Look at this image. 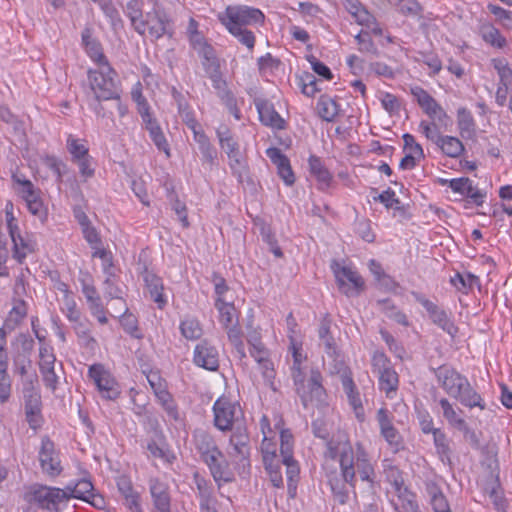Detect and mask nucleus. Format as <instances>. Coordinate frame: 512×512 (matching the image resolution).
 I'll return each instance as SVG.
<instances>
[{
	"label": "nucleus",
	"instance_id": "34",
	"mask_svg": "<svg viewBox=\"0 0 512 512\" xmlns=\"http://www.w3.org/2000/svg\"><path fill=\"white\" fill-rule=\"evenodd\" d=\"M342 386L348 397L350 405L353 407L356 416L359 417L360 413L363 412V406L360 399L359 392L350 376H342Z\"/></svg>",
	"mask_w": 512,
	"mask_h": 512
},
{
	"label": "nucleus",
	"instance_id": "31",
	"mask_svg": "<svg viewBox=\"0 0 512 512\" xmlns=\"http://www.w3.org/2000/svg\"><path fill=\"white\" fill-rule=\"evenodd\" d=\"M394 486L401 502L399 512H421L415 500V496L409 492L406 487H403L402 480H395Z\"/></svg>",
	"mask_w": 512,
	"mask_h": 512
},
{
	"label": "nucleus",
	"instance_id": "25",
	"mask_svg": "<svg viewBox=\"0 0 512 512\" xmlns=\"http://www.w3.org/2000/svg\"><path fill=\"white\" fill-rule=\"evenodd\" d=\"M256 107L259 113L260 121L272 128L283 129L285 121L278 112L274 109L273 105L268 101H257Z\"/></svg>",
	"mask_w": 512,
	"mask_h": 512
},
{
	"label": "nucleus",
	"instance_id": "46",
	"mask_svg": "<svg viewBox=\"0 0 512 512\" xmlns=\"http://www.w3.org/2000/svg\"><path fill=\"white\" fill-rule=\"evenodd\" d=\"M180 330L183 337L188 340H197L203 334L202 327L196 319H186L182 321L180 324Z\"/></svg>",
	"mask_w": 512,
	"mask_h": 512
},
{
	"label": "nucleus",
	"instance_id": "62",
	"mask_svg": "<svg viewBox=\"0 0 512 512\" xmlns=\"http://www.w3.org/2000/svg\"><path fill=\"white\" fill-rule=\"evenodd\" d=\"M247 341L251 346L250 354L251 356H256L259 354H267V349L264 344L261 342V336L257 331H252L248 333Z\"/></svg>",
	"mask_w": 512,
	"mask_h": 512
},
{
	"label": "nucleus",
	"instance_id": "32",
	"mask_svg": "<svg viewBox=\"0 0 512 512\" xmlns=\"http://www.w3.org/2000/svg\"><path fill=\"white\" fill-rule=\"evenodd\" d=\"M126 14L134 29L143 35L146 30V23L142 20V2L140 0H130L126 5Z\"/></svg>",
	"mask_w": 512,
	"mask_h": 512
},
{
	"label": "nucleus",
	"instance_id": "45",
	"mask_svg": "<svg viewBox=\"0 0 512 512\" xmlns=\"http://www.w3.org/2000/svg\"><path fill=\"white\" fill-rule=\"evenodd\" d=\"M227 156L229 158V165L233 171V174L238 178L239 182H243L244 178L248 174V171L246 162L243 159L240 150L229 153Z\"/></svg>",
	"mask_w": 512,
	"mask_h": 512
},
{
	"label": "nucleus",
	"instance_id": "17",
	"mask_svg": "<svg viewBox=\"0 0 512 512\" xmlns=\"http://www.w3.org/2000/svg\"><path fill=\"white\" fill-rule=\"evenodd\" d=\"M39 358V368L43 376V381L48 388L55 390L58 377L54 370L56 357L52 348L47 345H42L39 350Z\"/></svg>",
	"mask_w": 512,
	"mask_h": 512
},
{
	"label": "nucleus",
	"instance_id": "2",
	"mask_svg": "<svg viewBox=\"0 0 512 512\" xmlns=\"http://www.w3.org/2000/svg\"><path fill=\"white\" fill-rule=\"evenodd\" d=\"M434 374L440 386L445 392L462 405L474 408H485L481 396L473 389L468 379L456 371L453 367L442 365L434 369Z\"/></svg>",
	"mask_w": 512,
	"mask_h": 512
},
{
	"label": "nucleus",
	"instance_id": "3",
	"mask_svg": "<svg viewBox=\"0 0 512 512\" xmlns=\"http://www.w3.org/2000/svg\"><path fill=\"white\" fill-rule=\"evenodd\" d=\"M292 380L304 408L310 405L323 408L328 405L327 393L322 384L323 377L317 367H310L303 372L297 371Z\"/></svg>",
	"mask_w": 512,
	"mask_h": 512
},
{
	"label": "nucleus",
	"instance_id": "15",
	"mask_svg": "<svg viewBox=\"0 0 512 512\" xmlns=\"http://www.w3.org/2000/svg\"><path fill=\"white\" fill-rule=\"evenodd\" d=\"M66 499L67 492L59 488L38 486L31 492V501L48 510H57L58 504Z\"/></svg>",
	"mask_w": 512,
	"mask_h": 512
},
{
	"label": "nucleus",
	"instance_id": "50",
	"mask_svg": "<svg viewBox=\"0 0 512 512\" xmlns=\"http://www.w3.org/2000/svg\"><path fill=\"white\" fill-rule=\"evenodd\" d=\"M14 180L21 185L20 193L25 200L26 204L32 203L34 201H39L40 199V191L35 189L34 185L30 180H21L19 178L13 177Z\"/></svg>",
	"mask_w": 512,
	"mask_h": 512
},
{
	"label": "nucleus",
	"instance_id": "8",
	"mask_svg": "<svg viewBox=\"0 0 512 512\" xmlns=\"http://www.w3.org/2000/svg\"><path fill=\"white\" fill-rule=\"evenodd\" d=\"M37 380H27L23 386V398L26 420L30 428L36 430L43 423L42 401L39 390L36 388Z\"/></svg>",
	"mask_w": 512,
	"mask_h": 512
},
{
	"label": "nucleus",
	"instance_id": "53",
	"mask_svg": "<svg viewBox=\"0 0 512 512\" xmlns=\"http://www.w3.org/2000/svg\"><path fill=\"white\" fill-rule=\"evenodd\" d=\"M121 310H123V314L121 315L120 322L124 330L135 338H141V335L138 334L137 319L134 315L128 313L125 303Z\"/></svg>",
	"mask_w": 512,
	"mask_h": 512
},
{
	"label": "nucleus",
	"instance_id": "56",
	"mask_svg": "<svg viewBox=\"0 0 512 512\" xmlns=\"http://www.w3.org/2000/svg\"><path fill=\"white\" fill-rule=\"evenodd\" d=\"M27 315V309L24 301H19L9 313L5 325L11 329L17 326Z\"/></svg>",
	"mask_w": 512,
	"mask_h": 512
},
{
	"label": "nucleus",
	"instance_id": "39",
	"mask_svg": "<svg viewBox=\"0 0 512 512\" xmlns=\"http://www.w3.org/2000/svg\"><path fill=\"white\" fill-rule=\"evenodd\" d=\"M309 167L311 174L315 176L321 184V188L329 185L332 176L326 167L322 164L319 157L311 155L309 158Z\"/></svg>",
	"mask_w": 512,
	"mask_h": 512
},
{
	"label": "nucleus",
	"instance_id": "23",
	"mask_svg": "<svg viewBox=\"0 0 512 512\" xmlns=\"http://www.w3.org/2000/svg\"><path fill=\"white\" fill-rule=\"evenodd\" d=\"M13 243V257L19 262L23 263L27 255L35 253L38 249L37 241L32 233L26 232L19 235Z\"/></svg>",
	"mask_w": 512,
	"mask_h": 512
},
{
	"label": "nucleus",
	"instance_id": "13",
	"mask_svg": "<svg viewBox=\"0 0 512 512\" xmlns=\"http://www.w3.org/2000/svg\"><path fill=\"white\" fill-rule=\"evenodd\" d=\"M89 376L97 386L101 396L107 400H115L120 395L118 383L101 364L89 368Z\"/></svg>",
	"mask_w": 512,
	"mask_h": 512
},
{
	"label": "nucleus",
	"instance_id": "41",
	"mask_svg": "<svg viewBox=\"0 0 512 512\" xmlns=\"http://www.w3.org/2000/svg\"><path fill=\"white\" fill-rule=\"evenodd\" d=\"M457 124L462 136H472L475 132V122L471 112L461 107L457 110Z\"/></svg>",
	"mask_w": 512,
	"mask_h": 512
},
{
	"label": "nucleus",
	"instance_id": "60",
	"mask_svg": "<svg viewBox=\"0 0 512 512\" xmlns=\"http://www.w3.org/2000/svg\"><path fill=\"white\" fill-rule=\"evenodd\" d=\"M292 356H293V365L291 366V377L295 376L297 371L303 372L308 368L302 366L303 361L306 359V356L302 354L301 346H297L296 343L292 342Z\"/></svg>",
	"mask_w": 512,
	"mask_h": 512
},
{
	"label": "nucleus",
	"instance_id": "51",
	"mask_svg": "<svg viewBox=\"0 0 512 512\" xmlns=\"http://www.w3.org/2000/svg\"><path fill=\"white\" fill-rule=\"evenodd\" d=\"M105 275L106 277L103 282L105 297L109 299L122 300L123 291L120 287L116 285L115 273H108Z\"/></svg>",
	"mask_w": 512,
	"mask_h": 512
},
{
	"label": "nucleus",
	"instance_id": "28",
	"mask_svg": "<svg viewBox=\"0 0 512 512\" xmlns=\"http://www.w3.org/2000/svg\"><path fill=\"white\" fill-rule=\"evenodd\" d=\"M439 404L443 410V416L448 421V423L454 428L458 429L463 433L470 432V428L468 427L466 421L458 416L456 410L453 408L452 404L446 398H442L439 401Z\"/></svg>",
	"mask_w": 512,
	"mask_h": 512
},
{
	"label": "nucleus",
	"instance_id": "24",
	"mask_svg": "<svg viewBox=\"0 0 512 512\" xmlns=\"http://www.w3.org/2000/svg\"><path fill=\"white\" fill-rule=\"evenodd\" d=\"M82 43L89 57L96 62L100 67L108 65V60L103 53V49L99 41L92 37V30L85 28L82 31Z\"/></svg>",
	"mask_w": 512,
	"mask_h": 512
},
{
	"label": "nucleus",
	"instance_id": "19",
	"mask_svg": "<svg viewBox=\"0 0 512 512\" xmlns=\"http://www.w3.org/2000/svg\"><path fill=\"white\" fill-rule=\"evenodd\" d=\"M202 460L209 467L211 475L216 482H230L233 480L229 463L220 449L216 450V453L205 456Z\"/></svg>",
	"mask_w": 512,
	"mask_h": 512
},
{
	"label": "nucleus",
	"instance_id": "21",
	"mask_svg": "<svg viewBox=\"0 0 512 512\" xmlns=\"http://www.w3.org/2000/svg\"><path fill=\"white\" fill-rule=\"evenodd\" d=\"M194 362L197 366L209 371H216L219 367L218 352L207 341L199 343L194 350Z\"/></svg>",
	"mask_w": 512,
	"mask_h": 512
},
{
	"label": "nucleus",
	"instance_id": "6",
	"mask_svg": "<svg viewBox=\"0 0 512 512\" xmlns=\"http://www.w3.org/2000/svg\"><path fill=\"white\" fill-rule=\"evenodd\" d=\"M261 428L264 435L261 443L264 467L270 476V481L273 486L279 488L283 486L280 458L276 453V445L271 441L266 433V429L270 431L269 421L266 416H263L261 419Z\"/></svg>",
	"mask_w": 512,
	"mask_h": 512
},
{
	"label": "nucleus",
	"instance_id": "57",
	"mask_svg": "<svg viewBox=\"0 0 512 512\" xmlns=\"http://www.w3.org/2000/svg\"><path fill=\"white\" fill-rule=\"evenodd\" d=\"M450 282L457 290L465 292L467 289H471L475 284L478 283V278L470 273L466 276L457 273L450 279Z\"/></svg>",
	"mask_w": 512,
	"mask_h": 512
},
{
	"label": "nucleus",
	"instance_id": "4",
	"mask_svg": "<svg viewBox=\"0 0 512 512\" xmlns=\"http://www.w3.org/2000/svg\"><path fill=\"white\" fill-rule=\"evenodd\" d=\"M116 72L108 64L98 70H89L90 87L98 101L120 99L121 89L116 81Z\"/></svg>",
	"mask_w": 512,
	"mask_h": 512
},
{
	"label": "nucleus",
	"instance_id": "30",
	"mask_svg": "<svg viewBox=\"0 0 512 512\" xmlns=\"http://www.w3.org/2000/svg\"><path fill=\"white\" fill-rule=\"evenodd\" d=\"M215 307L219 312V321L224 328L238 323L236 308L232 303L225 302L223 298H217Z\"/></svg>",
	"mask_w": 512,
	"mask_h": 512
},
{
	"label": "nucleus",
	"instance_id": "7",
	"mask_svg": "<svg viewBox=\"0 0 512 512\" xmlns=\"http://www.w3.org/2000/svg\"><path fill=\"white\" fill-rule=\"evenodd\" d=\"M225 27L245 28L246 25L263 23L265 16L261 10L248 6H228L224 13L218 15Z\"/></svg>",
	"mask_w": 512,
	"mask_h": 512
},
{
	"label": "nucleus",
	"instance_id": "63",
	"mask_svg": "<svg viewBox=\"0 0 512 512\" xmlns=\"http://www.w3.org/2000/svg\"><path fill=\"white\" fill-rule=\"evenodd\" d=\"M195 483L199 492L200 503L214 502L212 489L208 485L207 481L204 478H199L195 475Z\"/></svg>",
	"mask_w": 512,
	"mask_h": 512
},
{
	"label": "nucleus",
	"instance_id": "26",
	"mask_svg": "<svg viewBox=\"0 0 512 512\" xmlns=\"http://www.w3.org/2000/svg\"><path fill=\"white\" fill-rule=\"evenodd\" d=\"M143 279L151 299L158 304L159 308H163L166 304V299L163 295L162 279L147 269L143 272Z\"/></svg>",
	"mask_w": 512,
	"mask_h": 512
},
{
	"label": "nucleus",
	"instance_id": "54",
	"mask_svg": "<svg viewBox=\"0 0 512 512\" xmlns=\"http://www.w3.org/2000/svg\"><path fill=\"white\" fill-rule=\"evenodd\" d=\"M429 493L431 496V505H432L434 512H449V511H451L446 497L437 487H432L430 489Z\"/></svg>",
	"mask_w": 512,
	"mask_h": 512
},
{
	"label": "nucleus",
	"instance_id": "58",
	"mask_svg": "<svg viewBox=\"0 0 512 512\" xmlns=\"http://www.w3.org/2000/svg\"><path fill=\"white\" fill-rule=\"evenodd\" d=\"M300 87L302 93L308 97H313L320 91V88H318V80L310 73H305L300 77Z\"/></svg>",
	"mask_w": 512,
	"mask_h": 512
},
{
	"label": "nucleus",
	"instance_id": "5",
	"mask_svg": "<svg viewBox=\"0 0 512 512\" xmlns=\"http://www.w3.org/2000/svg\"><path fill=\"white\" fill-rule=\"evenodd\" d=\"M214 425L220 431H232L244 426L245 419L241 406L227 398H219L213 405Z\"/></svg>",
	"mask_w": 512,
	"mask_h": 512
},
{
	"label": "nucleus",
	"instance_id": "20",
	"mask_svg": "<svg viewBox=\"0 0 512 512\" xmlns=\"http://www.w3.org/2000/svg\"><path fill=\"white\" fill-rule=\"evenodd\" d=\"M377 420L380 426L381 435L385 438L394 452L403 449V440L397 429L391 423L387 410L381 408L377 412Z\"/></svg>",
	"mask_w": 512,
	"mask_h": 512
},
{
	"label": "nucleus",
	"instance_id": "35",
	"mask_svg": "<svg viewBox=\"0 0 512 512\" xmlns=\"http://www.w3.org/2000/svg\"><path fill=\"white\" fill-rule=\"evenodd\" d=\"M318 115L327 122H332L338 114V104L327 95H322L317 103Z\"/></svg>",
	"mask_w": 512,
	"mask_h": 512
},
{
	"label": "nucleus",
	"instance_id": "43",
	"mask_svg": "<svg viewBox=\"0 0 512 512\" xmlns=\"http://www.w3.org/2000/svg\"><path fill=\"white\" fill-rule=\"evenodd\" d=\"M225 330L227 331L228 339H229L230 343L234 346V348L239 356V359L240 360L244 359L246 357V352H245V345L242 340L243 333L241 331L240 326L237 323V324L229 326L228 328H225Z\"/></svg>",
	"mask_w": 512,
	"mask_h": 512
},
{
	"label": "nucleus",
	"instance_id": "12",
	"mask_svg": "<svg viewBox=\"0 0 512 512\" xmlns=\"http://www.w3.org/2000/svg\"><path fill=\"white\" fill-rule=\"evenodd\" d=\"M294 440L293 435L288 429H282L280 432V466L286 467V476L289 486L294 482L300 472L298 462L293 457Z\"/></svg>",
	"mask_w": 512,
	"mask_h": 512
},
{
	"label": "nucleus",
	"instance_id": "27",
	"mask_svg": "<svg viewBox=\"0 0 512 512\" xmlns=\"http://www.w3.org/2000/svg\"><path fill=\"white\" fill-rule=\"evenodd\" d=\"M193 442L196 450L199 452L201 459L211 453H216L218 446L214 437L203 429H197L193 433Z\"/></svg>",
	"mask_w": 512,
	"mask_h": 512
},
{
	"label": "nucleus",
	"instance_id": "61",
	"mask_svg": "<svg viewBox=\"0 0 512 512\" xmlns=\"http://www.w3.org/2000/svg\"><path fill=\"white\" fill-rule=\"evenodd\" d=\"M8 368H0V402L5 403L11 395V379Z\"/></svg>",
	"mask_w": 512,
	"mask_h": 512
},
{
	"label": "nucleus",
	"instance_id": "38",
	"mask_svg": "<svg viewBox=\"0 0 512 512\" xmlns=\"http://www.w3.org/2000/svg\"><path fill=\"white\" fill-rule=\"evenodd\" d=\"M93 485L89 480L82 479L78 481L73 487L67 486L64 491L67 492L68 498H78L89 501L90 497H94Z\"/></svg>",
	"mask_w": 512,
	"mask_h": 512
},
{
	"label": "nucleus",
	"instance_id": "33",
	"mask_svg": "<svg viewBox=\"0 0 512 512\" xmlns=\"http://www.w3.org/2000/svg\"><path fill=\"white\" fill-rule=\"evenodd\" d=\"M145 128L149 131V135L156 147L160 151H163L167 157H170L169 144L157 121L155 119L148 120V122L145 123Z\"/></svg>",
	"mask_w": 512,
	"mask_h": 512
},
{
	"label": "nucleus",
	"instance_id": "42",
	"mask_svg": "<svg viewBox=\"0 0 512 512\" xmlns=\"http://www.w3.org/2000/svg\"><path fill=\"white\" fill-rule=\"evenodd\" d=\"M444 154L449 157L456 158L464 151L462 142L453 136H443L437 145Z\"/></svg>",
	"mask_w": 512,
	"mask_h": 512
},
{
	"label": "nucleus",
	"instance_id": "52",
	"mask_svg": "<svg viewBox=\"0 0 512 512\" xmlns=\"http://www.w3.org/2000/svg\"><path fill=\"white\" fill-rule=\"evenodd\" d=\"M226 28L233 36H235L239 40V42L245 45L248 49H253L255 45V36L252 31L246 28H238L235 25Z\"/></svg>",
	"mask_w": 512,
	"mask_h": 512
},
{
	"label": "nucleus",
	"instance_id": "10",
	"mask_svg": "<svg viewBox=\"0 0 512 512\" xmlns=\"http://www.w3.org/2000/svg\"><path fill=\"white\" fill-rule=\"evenodd\" d=\"M230 450L228 454L234 461L241 465L243 469L249 466L250 457V437L248 434L247 426H237V429L232 430L229 439Z\"/></svg>",
	"mask_w": 512,
	"mask_h": 512
},
{
	"label": "nucleus",
	"instance_id": "16",
	"mask_svg": "<svg viewBox=\"0 0 512 512\" xmlns=\"http://www.w3.org/2000/svg\"><path fill=\"white\" fill-rule=\"evenodd\" d=\"M39 461L42 470L49 475L55 476L60 474L61 465L58 454L55 451L54 443L48 436L42 437L41 448L39 451Z\"/></svg>",
	"mask_w": 512,
	"mask_h": 512
},
{
	"label": "nucleus",
	"instance_id": "59",
	"mask_svg": "<svg viewBox=\"0 0 512 512\" xmlns=\"http://www.w3.org/2000/svg\"><path fill=\"white\" fill-rule=\"evenodd\" d=\"M355 40L359 45L360 52L371 53L376 56L378 55V49L368 32L361 31L355 36Z\"/></svg>",
	"mask_w": 512,
	"mask_h": 512
},
{
	"label": "nucleus",
	"instance_id": "14",
	"mask_svg": "<svg viewBox=\"0 0 512 512\" xmlns=\"http://www.w3.org/2000/svg\"><path fill=\"white\" fill-rule=\"evenodd\" d=\"M412 295L415 298V300L426 309V311L429 314V317L431 318L434 324L438 325L449 335L455 336L458 329L454 325V323L449 319L445 310L438 307L434 302L430 301L420 293L413 292Z\"/></svg>",
	"mask_w": 512,
	"mask_h": 512
},
{
	"label": "nucleus",
	"instance_id": "18",
	"mask_svg": "<svg viewBox=\"0 0 512 512\" xmlns=\"http://www.w3.org/2000/svg\"><path fill=\"white\" fill-rule=\"evenodd\" d=\"M149 491L155 512H171V497L169 486L158 478L149 480Z\"/></svg>",
	"mask_w": 512,
	"mask_h": 512
},
{
	"label": "nucleus",
	"instance_id": "47",
	"mask_svg": "<svg viewBox=\"0 0 512 512\" xmlns=\"http://www.w3.org/2000/svg\"><path fill=\"white\" fill-rule=\"evenodd\" d=\"M448 126L437 125V122L421 121L419 128L425 137L434 142L436 145L439 144L443 136L441 135V129H447Z\"/></svg>",
	"mask_w": 512,
	"mask_h": 512
},
{
	"label": "nucleus",
	"instance_id": "1",
	"mask_svg": "<svg viewBox=\"0 0 512 512\" xmlns=\"http://www.w3.org/2000/svg\"><path fill=\"white\" fill-rule=\"evenodd\" d=\"M324 455L332 460L337 459L339 462L341 478L334 474L328 479L333 495L339 504L344 505L348 501L347 485L355 488L357 470L360 479L367 482L370 488V492L363 496L362 512H383L381 499L374 492L376 473L368 453L361 443L356 444V451H354L348 436L343 432H338L326 441Z\"/></svg>",
	"mask_w": 512,
	"mask_h": 512
},
{
	"label": "nucleus",
	"instance_id": "49",
	"mask_svg": "<svg viewBox=\"0 0 512 512\" xmlns=\"http://www.w3.org/2000/svg\"><path fill=\"white\" fill-rule=\"evenodd\" d=\"M378 304L381 306L382 312L388 318L403 326L409 325L406 315L403 312L396 310L395 306L389 300L378 301Z\"/></svg>",
	"mask_w": 512,
	"mask_h": 512
},
{
	"label": "nucleus",
	"instance_id": "36",
	"mask_svg": "<svg viewBox=\"0 0 512 512\" xmlns=\"http://www.w3.org/2000/svg\"><path fill=\"white\" fill-rule=\"evenodd\" d=\"M377 375L380 390L384 391L387 397L392 398V394H395L398 388L399 381L397 373L392 368H389Z\"/></svg>",
	"mask_w": 512,
	"mask_h": 512
},
{
	"label": "nucleus",
	"instance_id": "64",
	"mask_svg": "<svg viewBox=\"0 0 512 512\" xmlns=\"http://www.w3.org/2000/svg\"><path fill=\"white\" fill-rule=\"evenodd\" d=\"M267 157L276 165L278 171L288 165L289 159L281 152L279 148L271 147L266 150Z\"/></svg>",
	"mask_w": 512,
	"mask_h": 512
},
{
	"label": "nucleus",
	"instance_id": "29",
	"mask_svg": "<svg viewBox=\"0 0 512 512\" xmlns=\"http://www.w3.org/2000/svg\"><path fill=\"white\" fill-rule=\"evenodd\" d=\"M331 327V320L328 318V316H325L320 323L319 329H318V335L319 339L324 346L325 352L328 356L334 357L337 352V346L336 342L334 340V337L332 336L330 332Z\"/></svg>",
	"mask_w": 512,
	"mask_h": 512
},
{
	"label": "nucleus",
	"instance_id": "22",
	"mask_svg": "<svg viewBox=\"0 0 512 512\" xmlns=\"http://www.w3.org/2000/svg\"><path fill=\"white\" fill-rule=\"evenodd\" d=\"M443 183H447V181H443ZM449 187L456 193L461 194L462 196H467L473 200V202L480 206L484 202L485 194L475 188L472 185V181L469 178L462 177L457 179H452L448 181Z\"/></svg>",
	"mask_w": 512,
	"mask_h": 512
},
{
	"label": "nucleus",
	"instance_id": "37",
	"mask_svg": "<svg viewBox=\"0 0 512 512\" xmlns=\"http://www.w3.org/2000/svg\"><path fill=\"white\" fill-rule=\"evenodd\" d=\"M253 358L259 364L262 376H263L266 384L273 391H276L277 389L274 385V379L276 376V372H275L274 365H273L272 361L268 358V353L267 354L261 353L259 355L253 356Z\"/></svg>",
	"mask_w": 512,
	"mask_h": 512
},
{
	"label": "nucleus",
	"instance_id": "40",
	"mask_svg": "<svg viewBox=\"0 0 512 512\" xmlns=\"http://www.w3.org/2000/svg\"><path fill=\"white\" fill-rule=\"evenodd\" d=\"M149 26V34L155 39H159L164 35L172 36L170 31V22L164 14L155 13L154 20H151Z\"/></svg>",
	"mask_w": 512,
	"mask_h": 512
},
{
	"label": "nucleus",
	"instance_id": "44",
	"mask_svg": "<svg viewBox=\"0 0 512 512\" xmlns=\"http://www.w3.org/2000/svg\"><path fill=\"white\" fill-rule=\"evenodd\" d=\"M217 137L221 148L228 155L239 150L237 141L233 138L229 128L226 125H221L216 131Z\"/></svg>",
	"mask_w": 512,
	"mask_h": 512
},
{
	"label": "nucleus",
	"instance_id": "55",
	"mask_svg": "<svg viewBox=\"0 0 512 512\" xmlns=\"http://www.w3.org/2000/svg\"><path fill=\"white\" fill-rule=\"evenodd\" d=\"M67 149L72 155V160L74 162L89 156L88 148L84 144L79 143V141L72 135L68 136Z\"/></svg>",
	"mask_w": 512,
	"mask_h": 512
},
{
	"label": "nucleus",
	"instance_id": "48",
	"mask_svg": "<svg viewBox=\"0 0 512 512\" xmlns=\"http://www.w3.org/2000/svg\"><path fill=\"white\" fill-rule=\"evenodd\" d=\"M174 96L178 102V112L182 121L188 126L190 130L197 128L199 124L195 119L193 112L189 109L188 105L182 101L181 94L174 91Z\"/></svg>",
	"mask_w": 512,
	"mask_h": 512
},
{
	"label": "nucleus",
	"instance_id": "11",
	"mask_svg": "<svg viewBox=\"0 0 512 512\" xmlns=\"http://www.w3.org/2000/svg\"><path fill=\"white\" fill-rule=\"evenodd\" d=\"M339 290L347 296H357L364 289V280L348 266H341L338 263L332 265Z\"/></svg>",
	"mask_w": 512,
	"mask_h": 512
},
{
	"label": "nucleus",
	"instance_id": "9",
	"mask_svg": "<svg viewBox=\"0 0 512 512\" xmlns=\"http://www.w3.org/2000/svg\"><path fill=\"white\" fill-rule=\"evenodd\" d=\"M411 94L416 98L418 105L423 112L431 119V122H437V125H451V118L447 115L442 106L423 88L416 86L411 88Z\"/></svg>",
	"mask_w": 512,
	"mask_h": 512
}]
</instances>
